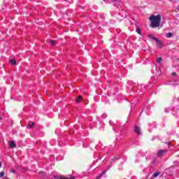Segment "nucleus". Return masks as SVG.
<instances>
[{"instance_id":"nucleus-8","label":"nucleus","mask_w":179,"mask_h":179,"mask_svg":"<svg viewBox=\"0 0 179 179\" xmlns=\"http://www.w3.org/2000/svg\"><path fill=\"white\" fill-rule=\"evenodd\" d=\"M76 103H80L82 101V96H79L78 98L76 99Z\"/></svg>"},{"instance_id":"nucleus-17","label":"nucleus","mask_w":179,"mask_h":179,"mask_svg":"<svg viewBox=\"0 0 179 179\" xmlns=\"http://www.w3.org/2000/svg\"><path fill=\"white\" fill-rule=\"evenodd\" d=\"M10 173H13L14 174H15L16 171H15V170L12 169V170L10 171Z\"/></svg>"},{"instance_id":"nucleus-19","label":"nucleus","mask_w":179,"mask_h":179,"mask_svg":"<svg viewBox=\"0 0 179 179\" xmlns=\"http://www.w3.org/2000/svg\"><path fill=\"white\" fill-rule=\"evenodd\" d=\"M172 76H176V73H172Z\"/></svg>"},{"instance_id":"nucleus-7","label":"nucleus","mask_w":179,"mask_h":179,"mask_svg":"<svg viewBox=\"0 0 179 179\" xmlns=\"http://www.w3.org/2000/svg\"><path fill=\"white\" fill-rule=\"evenodd\" d=\"M166 37L167 38H170L173 37V34L171 33V32H169V33H168V34H166Z\"/></svg>"},{"instance_id":"nucleus-18","label":"nucleus","mask_w":179,"mask_h":179,"mask_svg":"<svg viewBox=\"0 0 179 179\" xmlns=\"http://www.w3.org/2000/svg\"><path fill=\"white\" fill-rule=\"evenodd\" d=\"M59 179H70L69 178H59Z\"/></svg>"},{"instance_id":"nucleus-14","label":"nucleus","mask_w":179,"mask_h":179,"mask_svg":"<svg viewBox=\"0 0 179 179\" xmlns=\"http://www.w3.org/2000/svg\"><path fill=\"white\" fill-rule=\"evenodd\" d=\"M160 174V173L159 172H155L154 174H153V177L156 178L157 177V176H159Z\"/></svg>"},{"instance_id":"nucleus-4","label":"nucleus","mask_w":179,"mask_h":179,"mask_svg":"<svg viewBox=\"0 0 179 179\" xmlns=\"http://www.w3.org/2000/svg\"><path fill=\"white\" fill-rule=\"evenodd\" d=\"M167 152V150H160L158 151V156L159 157L163 156V155H164V153H166Z\"/></svg>"},{"instance_id":"nucleus-15","label":"nucleus","mask_w":179,"mask_h":179,"mask_svg":"<svg viewBox=\"0 0 179 179\" xmlns=\"http://www.w3.org/2000/svg\"><path fill=\"white\" fill-rule=\"evenodd\" d=\"M5 176V172H0V178H2Z\"/></svg>"},{"instance_id":"nucleus-2","label":"nucleus","mask_w":179,"mask_h":179,"mask_svg":"<svg viewBox=\"0 0 179 179\" xmlns=\"http://www.w3.org/2000/svg\"><path fill=\"white\" fill-rule=\"evenodd\" d=\"M151 38H152V40L156 41L157 47H158V48H163V43L162 41H160V40H159V38H155V36H151Z\"/></svg>"},{"instance_id":"nucleus-13","label":"nucleus","mask_w":179,"mask_h":179,"mask_svg":"<svg viewBox=\"0 0 179 179\" xmlns=\"http://www.w3.org/2000/svg\"><path fill=\"white\" fill-rule=\"evenodd\" d=\"M50 44L52 45H55V41H49Z\"/></svg>"},{"instance_id":"nucleus-20","label":"nucleus","mask_w":179,"mask_h":179,"mask_svg":"<svg viewBox=\"0 0 179 179\" xmlns=\"http://www.w3.org/2000/svg\"><path fill=\"white\" fill-rule=\"evenodd\" d=\"M2 167V164L0 163V168Z\"/></svg>"},{"instance_id":"nucleus-10","label":"nucleus","mask_w":179,"mask_h":179,"mask_svg":"<svg viewBox=\"0 0 179 179\" xmlns=\"http://www.w3.org/2000/svg\"><path fill=\"white\" fill-rule=\"evenodd\" d=\"M103 174H106V172H102L100 176H97L96 179H101V177L103 176Z\"/></svg>"},{"instance_id":"nucleus-6","label":"nucleus","mask_w":179,"mask_h":179,"mask_svg":"<svg viewBox=\"0 0 179 179\" xmlns=\"http://www.w3.org/2000/svg\"><path fill=\"white\" fill-rule=\"evenodd\" d=\"M10 148H16V144L14 141H10L9 144Z\"/></svg>"},{"instance_id":"nucleus-9","label":"nucleus","mask_w":179,"mask_h":179,"mask_svg":"<svg viewBox=\"0 0 179 179\" xmlns=\"http://www.w3.org/2000/svg\"><path fill=\"white\" fill-rule=\"evenodd\" d=\"M9 62L11 63L12 65H16V60H15L13 59H10Z\"/></svg>"},{"instance_id":"nucleus-1","label":"nucleus","mask_w":179,"mask_h":179,"mask_svg":"<svg viewBox=\"0 0 179 179\" xmlns=\"http://www.w3.org/2000/svg\"><path fill=\"white\" fill-rule=\"evenodd\" d=\"M150 22H151L150 27L152 29H156L160 26V22H162V15L157 14V15H152L150 17Z\"/></svg>"},{"instance_id":"nucleus-11","label":"nucleus","mask_w":179,"mask_h":179,"mask_svg":"<svg viewBox=\"0 0 179 179\" xmlns=\"http://www.w3.org/2000/svg\"><path fill=\"white\" fill-rule=\"evenodd\" d=\"M136 31L138 34H141V33H142V31H141V29L138 27H136Z\"/></svg>"},{"instance_id":"nucleus-12","label":"nucleus","mask_w":179,"mask_h":179,"mask_svg":"<svg viewBox=\"0 0 179 179\" xmlns=\"http://www.w3.org/2000/svg\"><path fill=\"white\" fill-rule=\"evenodd\" d=\"M162 57H158V58H157V64H160V63L162 62Z\"/></svg>"},{"instance_id":"nucleus-3","label":"nucleus","mask_w":179,"mask_h":179,"mask_svg":"<svg viewBox=\"0 0 179 179\" xmlns=\"http://www.w3.org/2000/svg\"><path fill=\"white\" fill-rule=\"evenodd\" d=\"M135 134H136V135H142V130L141 129V127H139L138 126H135L134 127V129Z\"/></svg>"},{"instance_id":"nucleus-22","label":"nucleus","mask_w":179,"mask_h":179,"mask_svg":"<svg viewBox=\"0 0 179 179\" xmlns=\"http://www.w3.org/2000/svg\"><path fill=\"white\" fill-rule=\"evenodd\" d=\"M170 1H172L173 0H169Z\"/></svg>"},{"instance_id":"nucleus-16","label":"nucleus","mask_w":179,"mask_h":179,"mask_svg":"<svg viewBox=\"0 0 179 179\" xmlns=\"http://www.w3.org/2000/svg\"><path fill=\"white\" fill-rule=\"evenodd\" d=\"M164 111H165V113H169V111H170V108H165Z\"/></svg>"},{"instance_id":"nucleus-23","label":"nucleus","mask_w":179,"mask_h":179,"mask_svg":"<svg viewBox=\"0 0 179 179\" xmlns=\"http://www.w3.org/2000/svg\"><path fill=\"white\" fill-rule=\"evenodd\" d=\"M113 1H116V0H113Z\"/></svg>"},{"instance_id":"nucleus-21","label":"nucleus","mask_w":179,"mask_h":179,"mask_svg":"<svg viewBox=\"0 0 179 179\" xmlns=\"http://www.w3.org/2000/svg\"><path fill=\"white\" fill-rule=\"evenodd\" d=\"M70 179H75L74 178H71Z\"/></svg>"},{"instance_id":"nucleus-5","label":"nucleus","mask_w":179,"mask_h":179,"mask_svg":"<svg viewBox=\"0 0 179 179\" xmlns=\"http://www.w3.org/2000/svg\"><path fill=\"white\" fill-rule=\"evenodd\" d=\"M34 125H36V124L34 122H29V124L27 126V128H28V129H30L31 128H33L34 127Z\"/></svg>"}]
</instances>
